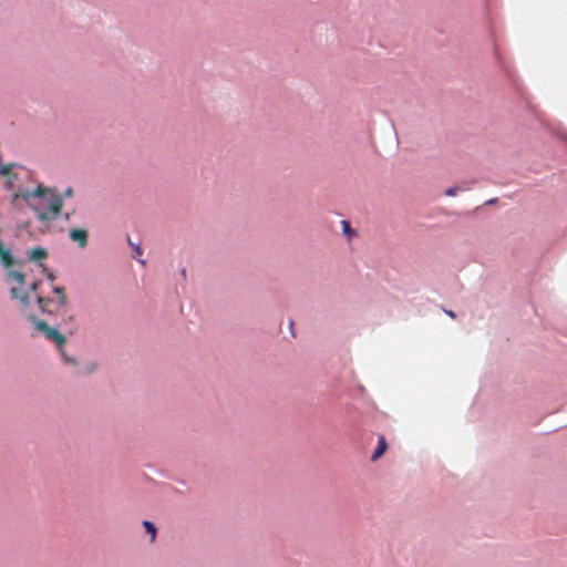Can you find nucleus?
Here are the masks:
<instances>
[{"label": "nucleus", "mask_w": 567, "mask_h": 567, "mask_svg": "<svg viewBox=\"0 0 567 567\" xmlns=\"http://www.w3.org/2000/svg\"><path fill=\"white\" fill-rule=\"evenodd\" d=\"M24 274L17 270L8 271V281L10 284V291L13 298L20 299L23 306L29 305L30 292L34 293L40 311L42 313L53 315L60 311L66 303V295L62 287H54L53 292L56 295V299L44 298L39 293H35L39 282L33 281L30 284V289L24 290Z\"/></svg>", "instance_id": "f257e3e1"}, {"label": "nucleus", "mask_w": 567, "mask_h": 567, "mask_svg": "<svg viewBox=\"0 0 567 567\" xmlns=\"http://www.w3.org/2000/svg\"><path fill=\"white\" fill-rule=\"evenodd\" d=\"M21 197L29 202L33 197L41 198L43 200V207L34 208L37 218L41 221H51L56 219L62 208V197L58 193L56 188H47L39 185L33 190H24L21 193Z\"/></svg>", "instance_id": "f03ea898"}, {"label": "nucleus", "mask_w": 567, "mask_h": 567, "mask_svg": "<svg viewBox=\"0 0 567 567\" xmlns=\"http://www.w3.org/2000/svg\"><path fill=\"white\" fill-rule=\"evenodd\" d=\"M30 319L37 330L43 332L47 339L54 341L56 346L62 349L65 343V337L63 334L56 329L49 327L45 321L37 319L34 316H31Z\"/></svg>", "instance_id": "7ed1b4c3"}, {"label": "nucleus", "mask_w": 567, "mask_h": 567, "mask_svg": "<svg viewBox=\"0 0 567 567\" xmlns=\"http://www.w3.org/2000/svg\"><path fill=\"white\" fill-rule=\"evenodd\" d=\"M69 235L71 240L78 243L80 248H84L87 245V231L85 229L72 228Z\"/></svg>", "instance_id": "20e7f679"}, {"label": "nucleus", "mask_w": 567, "mask_h": 567, "mask_svg": "<svg viewBox=\"0 0 567 567\" xmlns=\"http://www.w3.org/2000/svg\"><path fill=\"white\" fill-rule=\"evenodd\" d=\"M386 449H388V443H386L385 436L380 435L378 447L373 452L371 460L372 461L379 460L385 453Z\"/></svg>", "instance_id": "39448f33"}, {"label": "nucleus", "mask_w": 567, "mask_h": 567, "mask_svg": "<svg viewBox=\"0 0 567 567\" xmlns=\"http://www.w3.org/2000/svg\"><path fill=\"white\" fill-rule=\"evenodd\" d=\"M48 256V252L42 247H34L29 252V259L32 261H40L42 259H45Z\"/></svg>", "instance_id": "423d86ee"}, {"label": "nucleus", "mask_w": 567, "mask_h": 567, "mask_svg": "<svg viewBox=\"0 0 567 567\" xmlns=\"http://www.w3.org/2000/svg\"><path fill=\"white\" fill-rule=\"evenodd\" d=\"M143 526H144L145 530L148 534H151V542L153 543L155 540V537H156V527H155V525L152 522L144 520L143 522Z\"/></svg>", "instance_id": "0eeeda50"}, {"label": "nucleus", "mask_w": 567, "mask_h": 567, "mask_svg": "<svg viewBox=\"0 0 567 567\" xmlns=\"http://www.w3.org/2000/svg\"><path fill=\"white\" fill-rule=\"evenodd\" d=\"M342 230L346 235L349 236L353 234V230L350 227V223L347 220H342Z\"/></svg>", "instance_id": "6e6552de"}, {"label": "nucleus", "mask_w": 567, "mask_h": 567, "mask_svg": "<svg viewBox=\"0 0 567 567\" xmlns=\"http://www.w3.org/2000/svg\"><path fill=\"white\" fill-rule=\"evenodd\" d=\"M11 167H12L11 165H2L0 167V175L8 176L11 171Z\"/></svg>", "instance_id": "1a4fd4ad"}, {"label": "nucleus", "mask_w": 567, "mask_h": 567, "mask_svg": "<svg viewBox=\"0 0 567 567\" xmlns=\"http://www.w3.org/2000/svg\"><path fill=\"white\" fill-rule=\"evenodd\" d=\"M60 196L62 197V199L70 198L73 196V189L71 187H69Z\"/></svg>", "instance_id": "9d476101"}, {"label": "nucleus", "mask_w": 567, "mask_h": 567, "mask_svg": "<svg viewBox=\"0 0 567 567\" xmlns=\"http://www.w3.org/2000/svg\"><path fill=\"white\" fill-rule=\"evenodd\" d=\"M456 193H457V187H451V188H449V189H446V190H445V194H446L447 196H455V195H456Z\"/></svg>", "instance_id": "9b49d317"}, {"label": "nucleus", "mask_w": 567, "mask_h": 567, "mask_svg": "<svg viewBox=\"0 0 567 567\" xmlns=\"http://www.w3.org/2000/svg\"><path fill=\"white\" fill-rule=\"evenodd\" d=\"M134 250H135V252H136L137 255H141V254H142L141 248H140V246H137V245H136V246H134Z\"/></svg>", "instance_id": "f8f14e48"}, {"label": "nucleus", "mask_w": 567, "mask_h": 567, "mask_svg": "<svg viewBox=\"0 0 567 567\" xmlns=\"http://www.w3.org/2000/svg\"><path fill=\"white\" fill-rule=\"evenodd\" d=\"M446 313H447L450 317L455 318V315H454V312H453V311H446Z\"/></svg>", "instance_id": "ddd939ff"}, {"label": "nucleus", "mask_w": 567, "mask_h": 567, "mask_svg": "<svg viewBox=\"0 0 567 567\" xmlns=\"http://www.w3.org/2000/svg\"><path fill=\"white\" fill-rule=\"evenodd\" d=\"M48 278L53 281L54 280V276L52 274H49Z\"/></svg>", "instance_id": "4468645a"}, {"label": "nucleus", "mask_w": 567, "mask_h": 567, "mask_svg": "<svg viewBox=\"0 0 567 567\" xmlns=\"http://www.w3.org/2000/svg\"><path fill=\"white\" fill-rule=\"evenodd\" d=\"M70 218V215L69 214H65L64 215V219L68 220Z\"/></svg>", "instance_id": "2eb2a0df"}]
</instances>
